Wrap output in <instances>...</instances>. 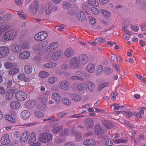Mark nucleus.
I'll list each match as a JSON object with an SVG mask.
<instances>
[{
  "label": "nucleus",
  "instance_id": "f257e3e1",
  "mask_svg": "<svg viewBox=\"0 0 146 146\" xmlns=\"http://www.w3.org/2000/svg\"><path fill=\"white\" fill-rule=\"evenodd\" d=\"M17 34V32L15 30L13 29L9 30L4 34L3 38L7 41L12 40L15 38Z\"/></svg>",
  "mask_w": 146,
  "mask_h": 146
},
{
  "label": "nucleus",
  "instance_id": "f03ea898",
  "mask_svg": "<svg viewBox=\"0 0 146 146\" xmlns=\"http://www.w3.org/2000/svg\"><path fill=\"white\" fill-rule=\"evenodd\" d=\"M53 136L50 133H43L40 135L39 141L43 143H50L52 140Z\"/></svg>",
  "mask_w": 146,
  "mask_h": 146
},
{
  "label": "nucleus",
  "instance_id": "7ed1b4c3",
  "mask_svg": "<svg viewBox=\"0 0 146 146\" xmlns=\"http://www.w3.org/2000/svg\"><path fill=\"white\" fill-rule=\"evenodd\" d=\"M58 45L57 43L53 42L50 44L46 48V51L49 52V53L46 55L45 58L46 60L48 59L51 56V53L58 47Z\"/></svg>",
  "mask_w": 146,
  "mask_h": 146
},
{
  "label": "nucleus",
  "instance_id": "20e7f679",
  "mask_svg": "<svg viewBox=\"0 0 146 146\" xmlns=\"http://www.w3.org/2000/svg\"><path fill=\"white\" fill-rule=\"evenodd\" d=\"M74 76H71L70 79L72 80H80L84 81V79L82 77L84 75V72L80 70H76L74 72Z\"/></svg>",
  "mask_w": 146,
  "mask_h": 146
},
{
  "label": "nucleus",
  "instance_id": "39448f33",
  "mask_svg": "<svg viewBox=\"0 0 146 146\" xmlns=\"http://www.w3.org/2000/svg\"><path fill=\"white\" fill-rule=\"evenodd\" d=\"M79 62V58L74 57L69 60L68 64L69 67L71 68H76L80 66Z\"/></svg>",
  "mask_w": 146,
  "mask_h": 146
},
{
  "label": "nucleus",
  "instance_id": "423d86ee",
  "mask_svg": "<svg viewBox=\"0 0 146 146\" xmlns=\"http://www.w3.org/2000/svg\"><path fill=\"white\" fill-rule=\"evenodd\" d=\"M16 99L19 101L25 100L27 98V95L26 93L22 91L17 92L15 94Z\"/></svg>",
  "mask_w": 146,
  "mask_h": 146
},
{
  "label": "nucleus",
  "instance_id": "0eeeda50",
  "mask_svg": "<svg viewBox=\"0 0 146 146\" xmlns=\"http://www.w3.org/2000/svg\"><path fill=\"white\" fill-rule=\"evenodd\" d=\"M48 36L47 33L45 31H42L39 32L34 36L36 40L41 41L45 39Z\"/></svg>",
  "mask_w": 146,
  "mask_h": 146
},
{
  "label": "nucleus",
  "instance_id": "6e6552de",
  "mask_svg": "<svg viewBox=\"0 0 146 146\" xmlns=\"http://www.w3.org/2000/svg\"><path fill=\"white\" fill-rule=\"evenodd\" d=\"M58 87L60 89L64 91H68L69 90V85L68 81L63 80L59 82Z\"/></svg>",
  "mask_w": 146,
  "mask_h": 146
},
{
  "label": "nucleus",
  "instance_id": "1a4fd4ad",
  "mask_svg": "<svg viewBox=\"0 0 146 146\" xmlns=\"http://www.w3.org/2000/svg\"><path fill=\"white\" fill-rule=\"evenodd\" d=\"M10 49L6 47H2L0 48V58H3L7 56L10 52Z\"/></svg>",
  "mask_w": 146,
  "mask_h": 146
},
{
  "label": "nucleus",
  "instance_id": "9d476101",
  "mask_svg": "<svg viewBox=\"0 0 146 146\" xmlns=\"http://www.w3.org/2000/svg\"><path fill=\"white\" fill-rule=\"evenodd\" d=\"M11 48L12 50L15 53H19L22 50L21 45L17 43H13L11 45Z\"/></svg>",
  "mask_w": 146,
  "mask_h": 146
},
{
  "label": "nucleus",
  "instance_id": "9b49d317",
  "mask_svg": "<svg viewBox=\"0 0 146 146\" xmlns=\"http://www.w3.org/2000/svg\"><path fill=\"white\" fill-rule=\"evenodd\" d=\"M38 7V3L34 1L30 5V11L33 14H35L37 11Z\"/></svg>",
  "mask_w": 146,
  "mask_h": 146
},
{
  "label": "nucleus",
  "instance_id": "f8f14e48",
  "mask_svg": "<svg viewBox=\"0 0 146 146\" xmlns=\"http://www.w3.org/2000/svg\"><path fill=\"white\" fill-rule=\"evenodd\" d=\"M36 104V102L34 100H31L26 101L25 103V106L27 109L32 108Z\"/></svg>",
  "mask_w": 146,
  "mask_h": 146
},
{
  "label": "nucleus",
  "instance_id": "ddd939ff",
  "mask_svg": "<svg viewBox=\"0 0 146 146\" xmlns=\"http://www.w3.org/2000/svg\"><path fill=\"white\" fill-rule=\"evenodd\" d=\"M77 88L78 91L84 93L87 91V86L85 83H81L77 84Z\"/></svg>",
  "mask_w": 146,
  "mask_h": 146
},
{
  "label": "nucleus",
  "instance_id": "4468645a",
  "mask_svg": "<svg viewBox=\"0 0 146 146\" xmlns=\"http://www.w3.org/2000/svg\"><path fill=\"white\" fill-rule=\"evenodd\" d=\"M1 141L2 145H6L9 144L10 142L9 135L7 134L4 135L1 139Z\"/></svg>",
  "mask_w": 146,
  "mask_h": 146
},
{
  "label": "nucleus",
  "instance_id": "2eb2a0df",
  "mask_svg": "<svg viewBox=\"0 0 146 146\" xmlns=\"http://www.w3.org/2000/svg\"><path fill=\"white\" fill-rule=\"evenodd\" d=\"M79 63L80 65H83L88 62V57L84 54L80 55L79 58Z\"/></svg>",
  "mask_w": 146,
  "mask_h": 146
},
{
  "label": "nucleus",
  "instance_id": "dca6fc26",
  "mask_svg": "<svg viewBox=\"0 0 146 146\" xmlns=\"http://www.w3.org/2000/svg\"><path fill=\"white\" fill-rule=\"evenodd\" d=\"M30 53L28 51H24L20 53L19 54V57L20 58L25 60L28 58L30 56Z\"/></svg>",
  "mask_w": 146,
  "mask_h": 146
},
{
  "label": "nucleus",
  "instance_id": "f3484780",
  "mask_svg": "<svg viewBox=\"0 0 146 146\" xmlns=\"http://www.w3.org/2000/svg\"><path fill=\"white\" fill-rule=\"evenodd\" d=\"M61 51L60 50H58L55 51L52 54L51 58L54 60H56L59 59L61 56Z\"/></svg>",
  "mask_w": 146,
  "mask_h": 146
},
{
  "label": "nucleus",
  "instance_id": "a211bd4d",
  "mask_svg": "<svg viewBox=\"0 0 146 146\" xmlns=\"http://www.w3.org/2000/svg\"><path fill=\"white\" fill-rule=\"evenodd\" d=\"M65 56L67 58H69L72 56L74 54L73 49L70 48H68L66 49L64 52Z\"/></svg>",
  "mask_w": 146,
  "mask_h": 146
},
{
  "label": "nucleus",
  "instance_id": "6ab92c4d",
  "mask_svg": "<svg viewBox=\"0 0 146 146\" xmlns=\"http://www.w3.org/2000/svg\"><path fill=\"white\" fill-rule=\"evenodd\" d=\"M21 117L22 119L25 120L29 118L31 116L30 112L27 110H24L20 113Z\"/></svg>",
  "mask_w": 146,
  "mask_h": 146
},
{
  "label": "nucleus",
  "instance_id": "aec40b11",
  "mask_svg": "<svg viewBox=\"0 0 146 146\" xmlns=\"http://www.w3.org/2000/svg\"><path fill=\"white\" fill-rule=\"evenodd\" d=\"M76 17L80 21H84L85 19V15L84 13L82 11H79L76 14Z\"/></svg>",
  "mask_w": 146,
  "mask_h": 146
},
{
  "label": "nucleus",
  "instance_id": "412c9836",
  "mask_svg": "<svg viewBox=\"0 0 146 146\" xmlns=\"http://www.w3.org/2000/svg\"><path fill=\"white\" fill-rule=\"evenodd\" d=\"M52 98L58 104L60 103L61 96L60 94L57 92H54L52 94Z\"/></svg>",
  "mask_w": 146,
  "mask_h": 146
},
{
  "label": "nucleus",
  "instance_id": "4be33fe9",
  "mask_svg": "<svg viewBox=\"0 0 146 146\" xmlns=\"http://www.w3.org/2000/svg\"><path fill=\"white\" fill-rule=\"evenodd\" d=\"M20 106V103L16 101H12L10 104V107L13 109H18L19 108Z\"/></svg>",
  "mask_w": 146,
  "mask_h": 146
},
{
  "label": "nucleus",
  "instance_id": "5701e85b",
  "mask_svg": "<svg viewBox=\"0 0 146 146\" xmlns=\"http://www.w3.org/2000/svg\"><path fill=\"white\" fill-rule=\"evenodd\" d=\"M29 136V133L27 131H25L21 137L20 140L23 142H25L28 140Z\"/></svg>",
  "mask_w": 146,
  "mask_h": 146
},
{
  "label": "nucleus",
  "instance_id": "b1692460",
  "mask_svg": "<svg viewBox=\"0 0 146 146\" xmlns=\"http://www.w3.org/2000/svg\"><path fill=\"white\" fill-rule=\"evenodd\" d=\"M95 65L92 63L88 64L86 68V70L88 72L93 73L95 70Z\"/></svg>",
  "mask_w": 146,
  "mask_h": 146
},
{
  "label": "nucleus",
  "instance_id": "393cba45",
  "mask_svg": "<svg viewBox=\"0 0 146 146\" xmlns=\"http://www.w3.org/2000/svg\"><path fill=\"white\" fill-rule=\"evenodd\" d=\"M83 144L85 145L84 146H95L96 144V142L93 139H88L84 141Z\"/></svg>",
  "mask_w": 146,
  "mask_h": 146
},
{
  "label": "nucleus",
  "instance_id": "a878e982",
  "mask_svg": "<svg viewBox=\"0 0 146 146\" xmlns=\"http://www.w3.org/2000/svg\"><path fill=\"white\" fill-rule=\"evenodd\" d=\"M94 121L90 118H87L85 120V123L86 125L89 128H92L94 125Z\"/></svg>",
  "mask_w": 146,
  "mask_h": 146
},
{
  "label": "nucleus",
  "instance_id": "bb28decb",
  "mask_svg": "<svg viewBox=\"0 0 146 146\" xmlns=\"http://www.w3.org/2000/svg\"><path fill=\"white\" fill-rule=\"evenodd\" d=\"M94 132L97 135L101 134L103 132L102 128L99 125H96L94 127Z\"/></svg>",
  "mask_w": 146,
  "mask_h": 146
},
{
  "label": "nucleus",
  "instance_id": "cd10ccee",
  "mask_svg": "<svg viewBox=\"0 0 146 146\" xmlns=\"http://www.w3.org/2000/svg\"><path fill=\"white\" fill-rule=\"evenodd\" d=\"M15 91L13 89L9 90L6 94V98L7 99L9 100L12 99L13 96Z\"/></svg>",
  "mask_w": 146,
  "mask_h": 146
},
{
  "label": "nucleus",
  "instance_id": "c85d7f7f",
  "mask_svg": "<svg viewBox=\"0 0 146 146\" xmlns=\"http://www.w3.org/2000/svg\"><path fill=\"white\" fill-rule=\"evenodd\" d=\"M53 128L52 129V131L54 133H58L61 128H62V127H60L59 126L58 124L56 123H54L53 124Z\"/></svg>",
  "mask_w": 146,
  "mask_h": 146
},
{
  "label": "nucleus",
  "instance_id": "c756f323",
  "mask_svg": "<svg viewBox=\"0 0 146 146\" xmlns=\"http://www.w3.org/2000/svg\"><path fill=\"white\" fill-rule=\"evenodd\" d=\"M72 99L74 101L77 102L79 101L81 99V96L79 95L73 93L71 96Z\"/></svg>",
  "mask_w": 146,
  "mask_h": 146
},
{
  "label": "nucleus",
  "instance_id": "7c9ffc66",
  "mask_svg": "<svg viewBox=\"0 0 146 146\" xmlns=\"http://www.w3.org/2000/svg\"><path fill=\"white\" fill-rule=\"evenodd\" d=\"M102 122L104 126L108 129H111L113 127V123L108 121L103 120Z\"/></svg>",
  "mask_w": 146,
  "mask_h": 146
},
{
  "label": "nucleus",
  "instance_id": "2f4dec72",
  "mask_svg": "<svg viewBox=\"0 0 146 146\" xmlns=\"http://www.w3.org/2000/svg\"><path fill=\"white\" fill-rule=\"evenodd\" d=\"M33 113L35 116L39 119L42 118L44 116V115L42 112L37 110L34 111Z\"/></svg>",
  "mask_w": 146,
  "mask_h": 146
},
{
  "label": "nucleus",
  "instance_id": "473e14b6",
  "mask_svg": "<svg viewBox=\"0 0 146 146\" xmlns=\"http://www.w3.org/2000/svg\"><path fill=\"white\" fill-rule=\"evenodd\" d=\"M49 76V73L44 71H41L38 74V76L42 78H45Z\"/></svg>",
  "mask_w": 146,
  "mask_h": 146
},
{
  "label": "nucleus",
  "instance_id": "72a5a7b5",
  "mask_svg": "<svg viewBox=\"0 0 146 146\" xmlns=\"http://www.w3.org/2000/svg\"><path fill=\"white\" fill-rule=\"evenodd\" d=\"M24 70L26 74H30L32 72L33 68L31 66L27 65L24 66Z\"/></svg>",
  "mask_w": 146,
  "mask_h": 146
},
{
  "label": "nucleus",
  "instance_id": "f704fd0d",
  "mask_svg": "<svg viewBox=\"0 0 146 146\" xmlns=\"http://www.w3.org/2000/svg\"><path fill=\"white\" fill-rule=\"evenodd\" d=\"M103 143L108 146H111L113 144L112 142L111 139L109 138H104L102 140Z\"/></svg>",
  "mask_w": 146,
  "mask_h": 146
},
{
  "label": "nucleus",
  "instance_id": "c9c22d12",
  "mask_svg": "<svg viewBox=\"0 0 146 146\" xmlns=\"http://www.w3.org/2000/svg\"><path fill=\"white\" fill-rule=\"evenodd\" d=\"M122 114L127 119L132 117L133 115L132 112H130L129 110L128 109L125 111H123Z\"/></svg>",
  "mask_w": 146,
  "mask_h": 146
},
{
  "label": "nucleus",
  "instance_id": "e433bc0d",
  "mask_svg": "<svg viewBox=\"0 0 146 146\" xmlns=\"http://www.w3.org/2000/svg\"><path fill=\"white\" fill-rule=\"evenodd\" d=\"M40 101L44 105H46L48 100V98L46 95H42L40 98Z\"/></svg>",
  "mask_w": 146,
  "mask_h": 146
},
{
  "label": "nucleus",
  "instance_id": "4c0bfd02",
  "mask_svg": "<svg viewBox=\"0 0 146 146\" xmlns=\"http://www.w3.org/2000/svg\"><path fill=\"white\" fill-rule=\"evenodd\" d=\"M65 139V138L63 135L57 136L55 139V142L59 144L64 141Z\"/></svg>",
  "mask_w": 146,
  "mask_h": 146
},
{
  "label": "nucleus",
  "instance_id": "58836bf2",
  "mask_svg": "<svg viewBox=\"0 0 146 146\" xmlns=\"http://www.w3.org/2000/svg\"><path fill=\"white\" fill-rule=\"evenodd\" d=\"M58 78L55 76H51L49 77L47 80V82L51 84H54L57 80Z\"/></svg>",
  "mask_w": 146,
  "mask_h": 146
},
{
  "label": "nucleus",
  "instance_id": "ea45409f",
  "mask_svg": "<svg viewBox=\"0 0 146 146\" xmlns=\"http://www.w3.org/2000/svg\"><path fill=\"white\" fill-rule=\"evenodd\" d=\"M5 118L6 120H8L9 122L12 123H14L16 122L15 118L9 114L5 115Z\"/></svg>",
  "mask_w": 146,
  "mask_h": 146
},
{
  "label": "nucleus",
  "instance_id": "a19ab883",
  "mask_svg": "<svg viewBox=\"0 0 146 146\" xmlns=\"http://www.w3.org/2000/svg\"><path fill=\"white\" fill-rule=\"evenodd\" d=\"M87 88H88L89 91L92 92L95 89V85L94 83L90 81H88L87 82Z\"/></svg>",
  "mask_w": 146,
  "mask_h": 146
},
{
  "label": "nucleus",
  "instance_id": "79ce46f5",
  "mask_svg": "<svg viewBox=\"0 0 146 146\" xmlns=\"http://www.w3.org/2000/svg\"><path fill=\"white\" fill-rule=\"evenodd\" d=\"M52 5L51 4H47L45 6V12L46 14L49 15L51 12Z\"/></svg>",
  "mask_w": 146,
  "mask_h": 146
},
{
  "label": "nucleus",
  "instance_id": "37998d69",
  "mask_svg": "<svg viewBox=\"0 0 146 146\" xmlns=\"http://www.w3.org/2000/svg\"><path fill=\"white\" fill-rule=\"evenodd\" d=\"M57 65L56 63L54 62H50L44 64L45 68H51L55 67Z\"/></svg>",
  "mask_w": 146,
  "mask_h": 146
},
{
  "label": "nucleus",
  "instance_id": "c03bdc74",
  "mask_svg": "<svg viewBox=\"0 0 146 146\" xmlns=\"http://www.w3.org/2000/svg\"><path fill=\"white\" fill-rule=\"evenodd\" d=\"M36 140V135L34 132H32L30 134V137L29 139V142L31 143H34Z\"/></svg>",
  "mask_w": 146,
  "mask_h": 146
},
{
  "label": "nucleus",
  "instance_id": "a18cd8bd",
  "mask_svg": "<svg viewBox=\"0 0 146 146\" xmlns=\"http://www.w3.org/2000/svg\"><path fill=\"white\" fill-rule=\"evenodd\" d=\"M100 12L106 18H109L110 16V13L107 10L101 9Z\"/></svg>",
  "mask_w": 146,
  "mask_h": 146
},
{
  "label": "nucleus",
  "instance_id": "49530a36",
  "mask_svg": "<svg viewBox=\"0 0 146 146\" xmlns=\"http://www.w3.org/2000/svg\"><path fill=\"white\" fill-rule=\"evenodd\" d=\"M30 46V44L27 41H25L21 45L22 49L27 50L29 48Z\"/></svg>",
  "mask_w": 146,
  "mask_h": 146
},
{
  "label": "nucleus",
  "instance_id": "de8ad7c7",
  "mask_svg": "<svg viewBox=\"0 0 146 146\" xmlns=\"http://www.w3.org/2000/svg\"><path fill=\"white\" fill-rule=\"evenodd\" d=\"M61 101L62 103L66 106H69L71 104V101L65 97L62 98Z\"/></svg>",
  "mask_w": 146,
  "mask_h": 146
},
{
  "label": "nucleus",
  "instance_id": "09e8293b",
  "mask_svg": "<svg viewBox=\"0 0 146 146\" xmlns=\"http://www.w3.org/2000/svg\"><path fill=\"white\" fill-rule=\"evenodd\" d=\"M19 71V69L17 68H14L10 69L9 72V74L13 75L17 73Z\"/></svg>",
  "mask_w": 146,
  "mask_h": 146
},
{
  "label": "nucleus",
  "instance_id": "8fccbe9b",
  "mask_svg": "<svg viewBox=\"0 0 146 146\" xmlns=\"http://www.w3.org/2000/svg\"><path fill=\"white\" fill-rule=\"evenodd\" d=\"M103 70L102 66L101 65H98L96 67V73L97 75H100Z\"/></svg>",
  "mask_w": 146,
  "mask_h": 146
},
{
  "label": "nucleus",
  "instance_id": "3c124183",
  "mask_svg": "<svg viewBox=\"0 0 146 146\" xmlns=\"http://www.w3.org/2000/svg\"><path fill=\"white\" fill-rule=\"evenodd\" d=\"M88 3L91 6H97L99 5V3L96 0H88Z\"/></svg>",
  "mask_w": 146,
  "mask_h": 146
},
{
  "label": "nucleus",
  "instance_id": "603ef678",
  "mask_svg": "<svg viewBox=\"0 0 146 146\" xmlns=\"http://www.w3.org/2000/svg\"><path fill=\"white\" fill-rule=\"evenodd\" d=\"M13 81L11 79H7L6 80L5 83V85L6 86L7 88H10L12 87L13 85Z\"/></svg>",
  "mask_w": 146,
  "mask_h": 146
},
{
  "label": "nucleus",
  "instance_id": "864d4df0",
  "mask_svg": "<svg viewBox=\"0 0 146 146\" xmlns=\"http://www.w3.org/2000/svg\"><path fill=\"white\" fill-rule=\"evenodd\" d=\"M123 31L125 32V34H127V35L125 36L124 38L126 40H127L129 39L130 38L129 34L130 32L128 30H127L126 28H123Z\"/></svg>",
  "mask_w": 146,
  "mask_h": 146
},
{
  "label": "nucleus",
  "instance_id": "5fc2aeb1",
  "mask_svg": "<svg viewBox=\"0 0 146 146\" xmlns=\"http://www.w3.org/2000/svg\"><path fill=\"white\" fill-rule=\"evenodd\" d=\"M95 41H96V43L99 44L100 43H103L104 42L106 41V40L105 38H103L101 37L98 38L95 40Z\"/></svg>",
  "mask_w": 146,
  "mask_h": 146
},
{
  "label": "nucleus",
  "instance_id": "6e6d98bb",
  "mask_svg": "<svg viewBox=\"0 0 146 146\" xmlns=\"http://www.w3.org/2000/svg\"><path fill=\"white\" fill-rule=\"evenodd\" d=\"M108 85V83H105L101 84L98 86V89L99 90L102 89L103 88L107 87Z\"/></svg>",
  "mask_w": 146,
  "mask_h": 146
},
{
  "label": "nucleus",
  "instance_id": "4d7b16f0",
  "mask_svg": "<svg viewBox=\"0 0 146 146\" xmlns=\"http://www.w3.org/2000/svg\"><path fill=\"white\" fill-rule=\"evenodd\" d=\"M2 24L3 25L2 26L1 31H2V32H4L10 28V26L7 25L5 23H2Z\"/></svg>",
  "mask_w": 146,
  "mask_h": 146
},
{
  "label": "nucleus",
  "instance_id": "13d9d810",
  "mask_svg": "<svg viewBox=\"0 0 146 146\" xmlns=\"http://www.w3.org/2000/svg\"><path fill=\"white\" fill-rule=\"evenodd\" d=\"M25 74L20 73L17 76V79L19 80L23 81L24 78H25Z\"/></svg>",
  "mask_w": 146,
  "mask_h": 146
},
{
  "label": "nucleus",
  "instance_id": "bf43d9fd",
  "mask_svg": "<svg viewBox=\"0 0 146 146\" xmlns=\"http://www.w3.org/2000/svg\"><path fill=\"white\" fill-rule=\"evenodd\" d=\"M112 71V69L109 67H106L104 69V72L105 73L109 75L110 74Z\"/></svg>",
  "mask_w": 146,
  "mask_h": 146
},
{
  "label": "nucleus",
  "instance_id": "052dcab7",
  "mask_svg": "<svg viewBox=\"0 0 146 146\" xmlns=\"http://www.w3.org/2000/svg\"><path fill=\"white\" fill-rule=\"evenodd\" d=\"M72 133L73 134L75 135L77 139L78 140L80 139L82 137V135L79 132H73L72 131Z\"/></svg>",
  "mask_w": 146,
  "mask_h": 146
},
{
  "label": "nucleus",
  "instance_id": "680f3d73",
  "mask_svg": "<svg viewBox=\"0 0 146 146\" xmlns=\"http://www.w3.org/2000/svg\"><path fill=\"white\" fill-rule=\"evenodd\" d=\"M11 16L10 14H7L4 15L2 18V20L3 21H6L10 19Z\"/></svg>",
  "mask_w": 146,
  "mask_h": 146
},
{
  "label": "nucleus",
  "instance_id": "e2e57ef3",
  "mask_svg": "<svg viewBox=\"0 0 146 146\" xmlns=\"http://www.w3.org/2000/svg\"><path fill=\"white\" fill-rule=\"evenodd\" d=\"M89 22L90 24L92 25H94L96 23V19L92 17H89Z\"/></svg>",
  "mask_w": 146,
  "mask_h": 146
},
{
  "label": "nucleus",
  "instance_id": "0e129e2a",
  "mask_svg": "<svg viewBox=\"0 0 146 146\" xmlns=\"http://www.w3.org/2000/svg\"><path fill=\"white\" fill-rule=\"evenodd\" d=\"M113 109L117 110L120 109H123L124 107L121 105H119L117 104H114Z\"/></svg>",
  "mask_w": 146,
  "mask_h": 146
},
{
  "label": "nucleus",
  "instance_id": "69168bd1",
  "mask_svg": "<svg viewBox=\"0 0 146 146\" xmlns=\"http://www.w3.org/2000/svg\"><path fill=\"white\" fill-rule=\"evenodd\" d=\"M91 11L92 13L95 15H98L99 13L98 9L95 7H92V8Z\"/></svg>",
  "mask_w": 146,
  "mask_h": 146
},
{
  "label": "nucleus",
  "instance_id": "338daca9",
  "mask_svg": "<svg viewBox=\"0 0 146 146\" xmlns=\"http://www.w3.org/2000/svg\"><path fill=\"white\" fill-rule=\"evenodd\" d=\"M115 142L117 143H124L126 141L125 140H122L120 139H115L113 140Z\"/></svg>",
  "mask_w": 146,
  "mask_h": 146
},
{
  "label": "nucleus",
  "instance_id": "774afa93",
  "mask_svg": "<svg viewBox=\"0 0 146 146\" xmlns=\"http://www.w3.org/2000/svg\"><path fill=\"white\" fill-rule=\"evenodd\" d=\"M63 7L64 9L68 8L70 6V4L69 2L66 1L63 2Z\"/></svg>",
  "mask_w": 146,
  "mask_h": 146
}]
</instances>
